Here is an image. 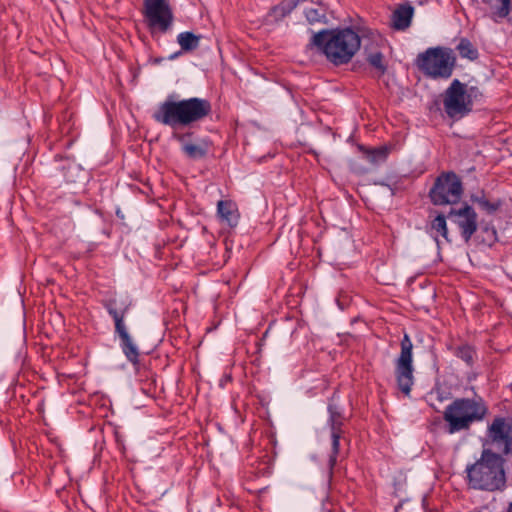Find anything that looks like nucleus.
I'll use <instances>...</instances> for the list:
<instances>
[{
  "instance_id": "1",
  "label": "nucleus",
  "mask_w": 512,
  "mask_h": 512,
  "mask_svg": "<svg viewBox=\"0 0 512 512\" xmlns=\"http://www.w3.org/2000/svg\"><path fill=\"white\" fill-rule=\"evenodd\" d=\"M212 112L209 100L199 97L177 99L170 94L154 110L152 118L155 122L171 128L188 127L208 117Z\"/></svg>"
},
{
  "instance_id": "2",
  "label": "nucleus",
  "mask_w": 512,
  "mask_h": 512,
  "mask_svg": "<svg viewBox=\"0 0 512 512\" xmlns=\"http://www.w3.org/2000/svg\"><path fill=\"white\" fill-rule=\"evenodd\" d=\"M309 46L315 47L335 66L348 64L361 47L359 34L351 27L322 29L313 33Z\"/></svg>"
},
{
  "instance_id": "3",
  "label": "nucleus",
  "mask_w": 512,
  "mask_h": 512,
  "mask_svg": "<svg viewBox=\"0 0 512 512\" xmlns=\"http://www.w3.org/2000/svg\"><path fill=\"white\" fill-rule=\"evenodd\" d=\"M465 472L470 489L494 493L507 487L505 459L492 449H483L480 458L467 465Z\"/></svg>"
},
{
  "instance_id": "4",
  "label": "nucleus",
  "mask_w": 512,
  "mask_h": 512,
  "mask_svg": "<svg viewBox=\"0 0 512 512\" xmlns=\"http://www.w3.org/2000/svg\"><path fill=\"white\" fill-rule=\"evenodd\" d=\"M488 411L486 402L480 396L456 398L443 412L445 431L448 434L468 431L475 423L482 422Z\"/></svg>"
},
{
  "instance_id": "5",
  "label": "nucleus",
  "mask_w": 512,
  "mask_h": 512,
  "mask_svg": "<svg viewBox=\"0 0 512 512\" xmlns=\"http://www.w3.org/2000/svg\"><path fill=\"white\" fill-rule=\"evenodd\" d=\"M103 306L114 321V332L120 339L119 345L124 356L130 363L137 365L139 363L140 351L129 334L125 323V317L130 310L131 301L127 298L113 297L104 301Z\"/></svg>"
},
{
  "instance_id": "6",
  "label": "nucleus",
  "mask_w": 512,
  "mask_h": 512,
  "mask_svg": "<svg viewBox=\"0 0 512 512\" xmlns=\"http://www.w3.org/2000/svg\"><path fill=\"white\" fill-rule=\"evenodd\" d=\"M456 57L451 49L430 47L419 53L415 65L423 75L430 79H448L452 76Z\"/></svg>"
},
{
  "instance_id": "7",
  "label": "nucleus",
  "mask_w": 512,
  "mask_h": 512,
  "mask_svg": "<svg viewBox=\"0 0 512 512\" xmlns=\"http://www.w3.org/2000/svg\"><path fill=\"white\" fill-rule=\"evenodd\" d=\"M480 95L477 87H467L458 79H454L443 94L445 113L452 119H460L468 115L473 108V99Z\"/></svg>"
},
{
  "instance_id": "8",
  "label": "nucleus",
  "mask_w": 512,
  "mask_h": 512,
  "mask_svg": "<svg viewBox=\"0 0 512 512\" xmlns=\"http://www.w3.org/2000/svg\"><path fill=\"white\" fill-rule=\"evenodd\" d=\"M463 194V184L459 176L452 172H443L434 181L428 196L435 206L457 204Z\"/></svg>"
},
{
  "instance_id": "9",
  "label": "nucleus",
  "mask_w": 512,
  "mask_h": 512,
  "mask_svg": "<svg viewBox=\"0 0 512 512\" xmlns=\"http://www.w3.org/2000/svg\"><path fill=\"white\" fill-rule=\"evenodd\" d=\"M400 348V354L395 360V377L400 391L409 396L414 384V368L413 343L407 333H404L400 342Z\"/></svg>"
},
{
  "instance_id": "10",
  "label": "nucleus",
  "mask_w": 512,
  "mask_h": 512,
  "mask_svg": "<svg viewBox=\"0 0 512 512\" xmlns=\"http://www.w3.org/2000/svg\"><path fill=\"white\" fill-rule=\"evenodd\" d=\"M486 444L497 454H512V418L495 417L486 431Z\"/></svg>"
},
{
  "instance_id": "11",
  "label": "nucleus",
  "mask_w": 512,
  "mask_h": 512,
  "mask_svg": "<svg viewBox=\"0 0 512 512\" xmlns=\"http://www.w3.org/2000/svg\"><path fill=\"white\" fill-rule=\"evenodd\" d=\"M144 17L149 29L166 33L174 20L169 0H144Z\"/></svg>"
},
{
  "instance_id": "12",
  "label": "nucleus",
  "mask_w": 512,
  "mask_h": 512,
  "mask_svg": "<svg viewBox=\"0 0 512 512\" xmlns=\"http://www.w3.org/2000/svg\"><path fill=\"white\" fill-rule=\"evenodd\" d=\"M447 217L457 225L461 237L468 243L478 228V216L474 208L468 204L458 209L451 208Z\"/></svg>"
},
{
  "instance_id": "13",
  "label": "nucleus",
  "mask_w": 512,
  "mask_h": 512,
  "mask_svg": "<svg viewBox=\"0 0 512 512\" xmlns=\"http://www.w3.org/2000/svg\"><path fill=\"white\" fill-rule=\"evenodd\" d=\"M414 12L410 2L398 4L391 15V27L397 31H405L411 26Z\"/></svg>"
},
{
  "instance_id": "14",
  "label": "nucleus",
  "mask_w": 512,
  "mask_h": 512,
  "mask_svg": "<svg viewBox=\"0 0 512 512\" xmlns=\"http://www.w3.org/2000/svg\"><path fill=\"white\" fill-rule=\"evenodd\" d=\"M176 139L181 143L182 152L192 160H199L206 157L209 146L206 141L201 140L198 143L185 141L186 135H176Z\"/></svg>"
},
{
  "instance_id": "15",
  "label": "nucleus",
  "mask_w": 512,
  "mask_h": 512,
  "mask_svg": "<svg viewBox=\"0 0 512 512\" xmlns=\"http://www.w3.org/2000/svg\"><path fill=\"white\" fill-rule=\"evenodd\" d=\"M304 16L311 25L328 24V7L325 3L318 1L304 9Z\"/></svg>"
},
{
  "instance_id": "16",
  "label": "nucleus",
  "mask_w": 512,
  "mask_h": 512,
  "mask_svg": "<svg viewBox=\"0 0 512 512\" xmlns=\"http://www.w3.org/2000/svg\"><path fill=\"white\" fill-rule=\"evenodd\" d=\"M217 213L222 221L230 227H235L239 221L237 206L232 201L220 200L217 203Z\"/></svg>"
},
{
  "instance_id": "17",
  "label": "nucleus",
  "mask_w": 512,
  "mask_h": 512,
  "mask_svg": "<svg viewBox=\"0 0 512 512\" xmlns=\"http://www.w3.org/2000/svg\"><path fill=\"white\" fill-rule=\"evenodd\" d=\"M491 9V17L494 21L498 18H506L511 11V0H482Z\"/></svg>"
},
{
  "instance_id": "18",
  "label": "nucleus",
  "mask_w": 512,
  "mask_h": 512,
  "mask_svg": "<svg viewBox=\"0 0 512 512\" xmlns=\"http://www.w3.org/2000/svg\"><path fill=\"white\" fill-rule=\"evenodd\" d=\"M334 399L335 394L332 396L327 407L329 413L328 424L330 426L331 431L342 430V426L344 423V416L342 414V410L338 405L333 403Z\"/></svg>"
},
{
  "instance_id": "19",
  "label": "nucleus",
  "mask_w": 512,
  "mask_h": 512,
  "mask_svg": "<svg viewBox=\"0 0 512 512\" xmlns=\"http://www.w3.org/2000/svg\"><path fill=\"white\" fill-rule=\"evenodd\" d=\"M303 1L304 0H290L281 2L270 9L269 17L274 21H279L289 15L298 6V4Z\"/></svg>"
},
{
  "instance_id": "20",
  "label": "nucleus",
  "mask_w": 512,
  "mask_h": 512,
  "mask_svg": "<svg viewBox=\"0 0 512 512\" xmlns=\"http://www.w3.org/2000/svg\"><path fill=\"white\" fill-rule=\"evenodd\" d=\"M200 35L185 31L177 35V43L183 52H191L196 50L200 45Z\"/></svg>"
},
{
  "instance_id": "21",
  "label": "nucleus",
  "mask_w": 512,
  "mask_h": 512,
  "mask_svg": "<svg viewBox=\"0 0 512 512\" xmlns=\"http://www.w3.org/2000/svg\"><path fill=\"white\" fill-rule=\"evenodd\" d=\"M432 236L438 242V237L442 236L446 241H450L448 237V228L446 223V216L438 214L430 224Z\"/></svg>"
},
{
  "instance_id": "22",
  "label": "nucleus",
  "mask_w": 512,
  "mask_h": 512,
  "mask_svg": "<svg viewBox=\"0 0 512 512\" xmlns=\"http://www.w3.org/2000/svg\"><path fill=\"white\" fill-rule=\"evenodd\" d=\"M471 201L477 204L481 210L485 211L488 214H493L501 206L500 201L490 202L483 192H481L480 194L471 195Z\"/></svg>"
},
{
  "instance_id": "23",
  "label": "nucleus",
  "mask_w": 512,
  "mask_h": 512,
  "mask_svg": "<svg viewBox=\"0 0 512 512\" xmlns=\"http://www.w3.org/2000/svg\"><path fill=\"white\" fill-rule=\"evenodd\" d=\"M456 49L462 58H467L471 61L476 60L479 56L477 48L467 38H462Z\"/></svg>"
},
{
  "instance_id": "24",
  "label": "nucleus",
  "mask_w": 512,
  "mask_h": 512,
  "mask_svg": "<svg viewBox=\"0 0 512 512\" xmlns=\"http://www.w3.org/2000/svg\"><path fill=\"white\" fill-rule=\"evenodd\" d=\"M343 435V430L331 431V446L332 451L329 457V473L332 475V470L337 462V456L339 454L340 439Z\"/></svg>"
},
{
  "instance_id": "25",
  "label": "nucleus",
  "mask_w": 512,
  "mask_h": 512,
  "mask_svg": "<svg viewBox=\"0 0 512 512\" xmlns=\"http://www.w3.org/2000/svg\"><path fill=\"white\" fill-rule=\"evenodd\" d=\"M389 152L390 150L387 146H381L372 150H364L366 159L372 164L385 161Z\"/></svg>"
},
{
  "instance_id": "26",
  "label": "nucleus",
  "mask_w": 512,
  "mask_h": 512,
  "mask_svg": "<svg viewBox=\"0 0 512 512\" xmlns=\"http://www.w3.org/2000/svg\"><path fill=\"white\" fill-rule=\"evenodd\" d=\"M455 356L463 360L467 365L471 366L474 363V357L476 355L475 350L468 344H463L453 349Z\"/></svg>"
},
{
  "instance_id": "27",
  "label": "nucleus",
  "mask_w": 512,
  "mask_h": 512,
  "mask_svg": "<svg viewBox=\"0 0 512 512\" xmlns=\"http://www.w3.org/2000/svg\"><path fill=\"white\" fill-rule=\"evenodd\" d=\"M367 61L372 67L377 69L381 75L386 72V65L384 64V57L382 53L375 52L369 54Z\"/></svg>"
},
{
  "instance_id": "28",
  "label": "nucleus",
  "mask_w": 512,
  "mask_h": 512,
  "mask_svg": "<svg viewBox=\"0 0 512 512\" xmlns=\"http://www.w3.org/2000/svg\"><path fill=\"white\" fill-rule=\"evenodd\" d=\"M180 54H181V52H176V53H174V54L170 55V56H169V59H170V60H173V59L177 58Z\"/></svg>"
},
{
  "instance_id": "29",
  "label": "nucleus",
  "mask_w": 512,
  "mask_h": 512,
  "mask_svg": "<svg viewBox=\"0 0 512 512\" xmlns=\"http://www.w3.org/2000/svg\"><path fill=\"white\" fill-rule=\"evenodd\" d=\"M507 512H512V502L509 504V507L507 509Z\"/></svg>"
}]
</instances>
